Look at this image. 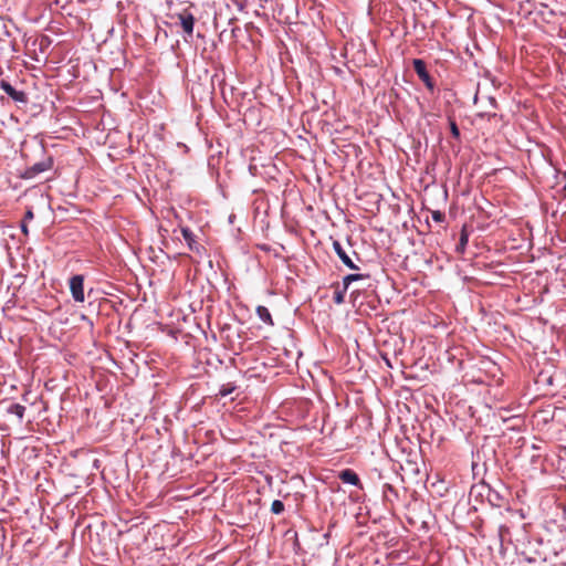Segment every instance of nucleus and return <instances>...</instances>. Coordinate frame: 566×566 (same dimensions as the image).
<instances>
[{"mask_svg": "<svg viewBox=\"0 0 566 566\" xmlns=\"http://www.w3.org/2000/svg\"><path fill=\"white\" fill-rule=\"evenodd\" d=\"M190 8H182L179 11L172 12L171 14L177 15L181 24L182 30L191 35L193 32L195 17L189 11Z\"/></svg>", "mask_w": 566, "mask_h": 566, "instance_id": "obj_1", "label": "nucleus"}, {"mask_svg": "<svg viewBox=\"0 0 566 566\" xmlns=\"http://www.w3.org/2000/svg\"><path fill=\"white\" fill-rule=\"evenodd\" d=\"M70 291L75 302L83 303L84 296V276L81 274L73 275L70 279Z\"/></svg>", "mask_w": 566, "mask_h": 566, "instance_id": "obj_2", "label": "nucleus"}, {"mask_svg": "<svg viewBox=\"0 0 566 566\" xmlns=\"http://www.w3.org/2000/svg\"><path fill=\"white\" fill-rule=\"evenodd\" d=\"M412 64H413V70L417 73V75L419 76V78L424 83V85L429 90H433L434 84H433V81H432L429 72L427 71V65H426L424 61H422L420 59H415Z\"/></svg>", "mask_w": 566, "mask_h": 566, "instance_id": "obj_3", "label": "nucleus"}, {"mask_svg": "<svg viewBox=\"0 0 566 566\" xmlns=\"http://www.w3.org/2000/svg\"><path fill=\"white\" fill-rule=\"evenodd\" d=\"M0 87L3 90L13 101L19 103H27L28 97L27 94L22 91H17L9 82L2 80L0 82Z\"/></svg>", "mask_w": 566, "mask_h": 566, "instance_id": "obj_4", "label": "nucleus"}, {"mask_svg": "<svg viewBox=\"0 0 566 566\" xmlns=\"http://www.w3.org/2000/svg\"><path fill=\"white\" fill-rule=\"evenodd\" d=\"M53 161L51 158H48L46 160L40 161L34 164L33 166L29 167L25 170L24 177L25 178H33L36 175L46 171L52 168Z\"/></svg>", "mask_w": 566, "mask_h": 566, "instance_id": "obj_5", "label": "nucleus"}, {"mask_svg": "<svg viewBox=\"0 0 566 566\" xmlns=\"http://www.w3.org/2000/svg\"><path fill=\"white\" fill-rule=\"evenodd\" d=\"M333 248L342 262L352 270H358V266L354 264L349 255L345 252L342 244L338 241L333 242Z\"/></svg>", "mask_w": 566, "mask_h": 566, "instance_id": "obj_6", "label": "nucleus"}, {"mask_svg": "<svg viewBox=\"0 0 566 566\" xmlns=\"http://www.w3.org/2000/svg\"><path fill=\"white\" fill-rule=\"evenodd\" d=\"M338 478L342 482L348 483L361 489L360 480L355 471L352 469H345L339 472Z\"/></svg>", "mask_w": 566, "mask_h": 566, "instance_id": "obj_7", "label": "nucleus"}, {"mask_svg": "<svg viewBox=\"0 0 566 566\" xmlns=\"http://www.w3.org/2000/svg\"><path fill=\"white\" fill-rule=\"evenodd\" d=\"M7 412L17 416V418L21 422L24 417L25 407L20 403L13 402L8 406Z\"/></svg>", "mask_w": 566, "mask_h": 566, "instance_id": "obj_8", "label": "nucleus"}, {"mask_svg": "<svg viewBox=\"0 0 566 566\" xmlns=\"http://www.w3.org/2000/svg\"><path fill=\"white\" fill-rule=\"evenodd\" d=\"M256 314L259 316V318L264 322L265 324L272 326L274 323H273V319H272V316L269 312V310L265 307V306H262V305H259L256 307Z\"/></svg>", "mask_w": 566, "mask_h": 566, "instance_id": "obj_9", "label": "nucleus"}, {"mask_svg": "<svg viewBox=\"0 0 566 566\" xmlns=\"http://www.w3.org/2000/svg\"><path fill=\"white\" fill-rule=\"evenodd\" d=\"M181 233H182V237L186 240L189 249L190 250H195L196 249V241H195V235H193L192 231L190 229H188V228H182L181 229Z\"/></svg>", "mask_w": 566, "mask_h": 566, "instance_id": "obj_10", "label": "nucleus"}, {"mask_svg": "<svg viewBox=\"0 0 566 566\" xmlns=\"http://www.w3.org/2000/svg\"><path fill=\"white\" fill-rule=\"evenodd\" d=\"M166 3L168 6L170 13L179 11V9L177 8L178 4H187L186 8L192 7V3H190L189 0H166Z\"/></svg>", "mask_w": 566, "mask_h": 566, "instance_id": "obj_11", "label": "nucleus"}, {"mask_svg": "<svg viewBox=\"0 0 566 566\" xmlns=\"http://www.w3.org/2000/svg\"><path fill=\"white\" fill-rule=\"evenodd\" d=\"M468 241H469L468 233H467L465 229H462L461 234H460V240L457 245V251L460 253H463L465 250V247L468 244Z\"/></svg>", "mask_w": 566, "mask_h": 566, "instance_id": "obj_12", "label": "nucleus"}, {"mask_svg": "<svg viewBox=\"0 0 566 566\" xmlns=\"http://www.w3.org/2000/svg\"><path fill=\"white\" fill-rule=\"evenodd\" d=\"M366 276L363 275V274H348L344 277L343 280V285H345V290L348 289L349 284L353 282V281H357V280H361V279H365Z\"/></svg>", "mask_w": 566, "mask_h": 566, "instance_id": "obj_13", "label": "nucleus"}, {"mask_svg": "<svg viewBox=\"0 0 566 566\" xmlns=\"http://www.w3.org/2000/svg\"><path fill=\"white\" fill-rule=\"evenodd\" d=\"M284 511V504L280 500H274L271 504V512L273 514H281Z\"/></svg>", "mask_w": 566, "mask_h": 566, "instance_id": "obj_14", "label": "nucleus"}, {"mask_svg": "<svg viewBox=\"0 0 566 566\" xmlns=\"http://www.w3.org/2000/svg\"><path fill=\"white\" fill-rule=\"evenodd\" d=\"M234 389H235V386H233L232 384L222 385L218 395L220 397H227L228 395L232 394L234 391Z\"/></svg>", "mask_w": 566, "mask_h": 566, "instance_id": "obj_15", "label": "nucleus"}, {"mask_svg": "<svg viewBox=\"0 0 566 566\" xmlns=\"http://www.w3.org/2000/svg\"><path fill=\"white\" fill-rule=\"evenodd\" d=\"M346 291L347 290H345V286H344L342 291H336L334 293V301L336 304H342L344 302V296H345Z\"/></svg>", "mask_w": 566, "mask_h": 566, "instance_id": "obj_16", "label": "nucleus"}, {"mask_svg": "<svg viewBox=\"0 0 566 566\" xmlns=\"http://www.w3.org/2000/svg\"><path fill=\"white\" fill-rule=\"evenodd\" d=\"M450 130H451V134L454 138H459L460 137V130L455 124L454 120H450Z\"/></svg>", "mask_w": 566, "mask_h": 566, "instance_id": "obj_17", "label": "nucleus"}, {"mask_svg": "<svg viewBox=\"0 0 566 566\" xmlns=\"http://www.w3.org/2000/svg\"><path fill=\"white\" fill-rule=\"evenodd\" d=\"M432 219L437 222H441L444 219V214L441 211H433Z\"/></svg>", "mask_w": 566, "mask_h": 566, "instance_id": "obj_18", "label": "nucleus"}, {"mask_svg": "<svg viewBox=\"0 0 566 566\" xmlns=\"http://www.w3.org/2000/svg\"><path fill=\"white\" fill-rule=\"evenodd\" d=\"M33 218H34L33 210H32V208H29V209L25 211V214H24V218H23V220H22V221L28 222V221L33 220Z\"/></svg>", "mask_w": 566, "mask_h": 566, "instance_id": "obj_19", "label": "nucleus"}, {"mask_svg": "<svg viewBox=\"0 0 566 566\" xmlns=\"http://www.w3.org/2000/svg\"><path fill=\"white\" fill-rule=\"evenodd\" d=\"M387 492H388V493H394V494H396V495H397L396 490L392 488V485H390V484H388V483H386V484L384 485V493L386 494Z\"/></svg>", "mask_w": 566, "mask_h": 566, "instance_id": "obj_20", "label": "nucleus"}, {"mask_svg": "<svg viewBox=\"0 0 566 566\" xmlns=\"http://www.w3.org/2000/svg\"><path fill=\"white\" fill-rule=\"evenodd\" d=\"M21 231L23 232L24 235H28L29 230H28V226H27L25 221L21 222Z\"/></svg>", "mask_w": 566, "mask_h": 566, "instance_id": "obj_21", "label": "nucleus"}, {"mask_svg": "<svg viewBox=\"0 0 566 566\" xmlns=\"http://www.w3.org/2000/svg\"><path fill=\"white\" fill-rule=\"evenodd\" d=\"M507 531H509V528L506 526H504V525L500 526V535L501 536H503L504 532H507Z\"/></svg>", "mask_w": 566, "mask_h": 566, "instance_id": "obj_22", "label": "nucleus"}, {"mask_svg": "<svg viewBox=\"0 0 566 566\" xmlns=\"http://www.w3.org/2000/svg\"><path fill=\"white\" fill-rule=\"evenodd\" d=\"M563 179L565 180L564 190L566 191V170L563 172Z\"/></svg>", "mask_w": 566, "mask_h": 566, "instance_id": "obj_23", "label": "nucleus"}, {"mask_svg": "<svg viewBox=\"0 0 566 566\" xmlns=\"http://www.w3.org/2000/svg\"><path fill=\"white\" fill-rule=\"evenodd\" d=\"M429 2H432V0H428Z\"/></svg>", "mask_w": 566, "mask_h": 566, "instance_id": "obj_24", "label": "nucleus"}]
</instances>
